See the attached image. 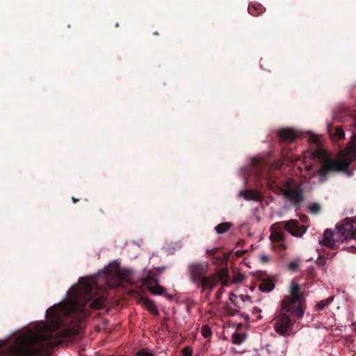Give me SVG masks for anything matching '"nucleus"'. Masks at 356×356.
Listing matches in <instances>:
<instances>
[{
    "mask_svg": "<svg viewBox=\"0 0 356 356\" xmlns=\"http://www.w3.org/2000/svg\"><path fill=\"white\" fill-rule=\"evenodd\" d=\"M79 283V286H74L69 291L70 296L67 306L60 303L47 309L48 325H44L40 332H29L18 349L17 356H49L51 350L63 343L65 339L79 334L74 329H59L63 315L85 313L88 303L92 309H101L106 305V298L97 294L90 280L83 277Z\"/></svg>",
    "mask_w": 356,
    "mask_h": 356,
    "instance_id": "nucleus-1",
    "label": "nucleus"
},
{
    "mask_svg": "<svg viewBox=\"0 0 356 356\" xmlns=\"http://www.w3.org/2000/svg\"><path fill=\"white\" fill-rule=\"evenodd\" d=\"M354 126L356 128V118L354 120ZM320 160V168L316 170V174L319 176L320 182H324L329 175L339 172H343L348 176L352 175V171L349 169L351 163L356 160V133L354 132L352 140L348 143L343 151L340 159H334L327 157L323 151L316 152Z\"/></svg>",
    "mask_w": 356,
    "mask_h": 356,
    "instance_id": "nucleus-2",
    "label": "nucleus"
},
{
    "mask_svg": "<svg viewBox=\"0 0 356 356\" xmlns=\"http://www.w3.org/2000/svg\"><path fill=\"white\" fill-rule=\"evenodd\" d=\"M188 270L190 280L197 289H200L201 293L207 290L211 291L220 280L229 277V271L227 268H221L217 273L207 275L209 271L207 262L192 263L188 265Z\"/></svg>",
    "mask_w": 356,
    "mask_h": 356,
    "instance_id": "nucleus-3",
    "label": "nucleus"
},
{
    "mask_svg": "<svg viewBox=\"0 0 356 356\" xmlns=\"http://www.w3.org/2000/svg\"><path fill=\"white\" fill-rule=\"evenodd\" d=\"M349 238H356V216L346 218L336 225L335 231L326 229L320 243L330 249H336L337 243H342Z\"/></svg>",
    "mask_w": 356,
    "mask_h": 356,
    "instance_id": "nucleus-4",
    "label": "nucleus"
},
{
    "mask_svg": "<svg viewBox=\"0 0 356 356\" xmlns=\"http://www.w3.org/2000/svg\"><path fill=\"white\" fill-rule=\"evenodd\" d=\"M283 228L294 236H301L307 230L305 226L300 225L297 220H290L273 224L270 227V238L273 243H277V248L280 250L286 249L285 245L282 243L284 234L282 231Z\"/></svg>",
    "mask_w": 356,
    "mask_h": 356,
    "instance_id": "nucleus-5",
    "label": "nucleus"
},
{
    "mask_svg": "<svg viewBox=\"0 0 356 356\" xmlns=\"http://www.w3.org/2000/svg\"><path fill=\"white\" fill-rule=\"evenodd\" d=\"M303 296L299 284L294 281L291 283L290 296L285 297L281 305L284 309L293 310L295 316L301 318L304 314L302 308Z\"/></svg>",
    "mask_w": 356,
    "mask_h": 356,
    "instance_id": "nucleus-6",
    "label": "nucleus"
},
{
    "mask_svg": "<svg viewBox=\"0 0 356 356\" xmlns=\"http://www.w3.org/2000/svg\"><path fill=\"white\" fill-rule=\"evenodd\" d=\"M289 313L295 316L293 310L284 309L281 305L280 310L274 318L275 331L282 337H288L292 332L294 321L292 320Z\"/></svg>",
    "mask_w": 356,
    "mask_h": 356,
    "instance_id": "nucleus-7",
    "label": "nucleus"
},
{
    "mask_svg": "<svg viewBox=\"0 0 356 356\" xmlns=\"http://www.w3.org/2000/svg\"><path fill=\"white\" fill-rule=\"evenodd\" d=\"M284 195L294 206L296 210L300 209L304 201L303 191L300 186L295 188L289 186L284 192Z\"/></svg>",
    "mask_w": 356,
    "mask_h": 356,
    "instance_id": "nucleus-8",
    "label": "nucleus"
},
{
    "mask_svg": "<svg viewBox=\"0 0 356 356\" xmlns=\"http://www.w3.org/2000/svg\"><path fill=\"white\" fill-rule=\"evenodd\" d=\"M143 283L154 295H163L165 291V289L159 284L156 278L151 275H148L144 278Z\"/></svg>",
    "mask_w": 356,
    "mask_h": 356,
    "instance_id": "nucleus-9",
    "label": "nucleus"
},
{
    "mask_svg": "<svg viewBox=\"0 0 356 356\" xmlns=\"http://www.w3.org/2000/svg\"><path fill=\"white\" fill-rule=\"evenodd\" d=\"M277 135L282 141L293 143L299 137L298 132L291 128H282L278 130Z\"/></svg>",
    "mask_w": 356,
    "mask_h": 356,
    "instance_id": "nucleus-10",
    "label": "nucleus"
},
{
    "mask_svg": "<svg viewBox=\"0 0 356 356\" xmlns=\"http://www.w3.org/2000/svg\"><path fill=\"white\" fill-rule=\"evenodd\" d=\"M239 195L247 200L261 201L263 198L260 192L250 189L240 191Z\"/></svg>",
    "mask_w": 356,
    "mask_h": 356,
    "instance_id": "nucleus-11",
    "label": "nucleus"
},
{
    "mask_svg": "<svg viewBox=\"0 0 356 356\" xmlns=\"http://www.w3.org/2000/svg\"><path fill=\"white\" fill-rule=\"evenodd\" d=\"M266 8L259 3H251L248 6V13L253 16H259L265 11Z\"/></svg>",
    "mask_w": 356,
    "mask_h": 356,
    "instance_id": "nucleus-12",
    "label": "nucleus"
},
{
    "mask_svg": "<svg viewBox=\"0 0 356 356\" xmlns=\"http://www.w3.org/2000/svg\"><path fill=\"white\" fill-rule=\"evenodd\" d=\"M327 130L331 136L336 139H343L345 136L343 130L339 127H333L331 124H329Z\"/></svg>",
    "mask_w": 356,
    "mask_h": 356,
    "instance_id": "nucleus-13",
    "label": "nucleus"
},
{
    "mask_svg": "<svg viewBox=\"0 0 356 356\" xmlns=\"http://www.w3.org/2000/svg\"><path fill=\"white\" fill-rule=\"evenodd\" d=\"M275 288V284L270 279L264 280L259 284V289L263 292H269Z\"/></svg>",
    "mask_w": 356,
    "mask_h": 356,
    "instance_id": "nucleus-14",
    "label": "nucleus"
},
{
    "mask_svg": "<svg viewBox=\"0 0 356 356\" xmlns=\"http://www.w3.org/2000/svg\"><path fill=\"white\" fill-rule=\"evenodd\" d=\"M232 227L231 222H222L215 227V230L218 234H223L227 232Z\"/></svg>",
    "mask_w": 356,
    "mask_h": 356,
    "instance_id": "nucleus-15",
    "label": "nucleus"
},
{
    "mask_svg": "<svg viewBox=\"0 0 356 356\" xmlns=\"http://www.w3.org/2000/svg\"><path fill=\"white\" fill-rule=\"evenodd\" d=\"M228 259H229V255L223 254L220 255V256L216 255V257H214V258L212 259L211 262L214 265L219 266L222 263H223L224 261H227Z\"/></svg>",
    "mask_w": 356,
    "mask_h": 356,
    "instance_id": "nucleus-16",
    "label": "nucleus"
},
{
    "mask_svg": "<svg viewBox=\"0 0 356 356\" xmlns=\"http://www.w3.org/2000/svg\"><path fill=\"white\" fill-rule=\"evenodd\" d=\"M145 305L146 307L147 308V309L150 312H152V313H153L154 314H156V315L159 314L158 309H157V308H156V307L154 305L153 301L149 300H145Z\"/></svg>",
    "mask_w": 356,
    "mask_h": 356,
    "instance_id": "nucleus-17",
    "label": "nucleus"
},
{
    "mask_svg": "<svg viewBox=\"0 0 356 356\" xmlns=\"http://www.w3.org/2000/svg\"><path fill=\"white\" fill-rule=\"evenodd\" d=\"M245 339V337L243 334L239 333H234L232 335V343L234 344L239 345L244 341Z\"/></svg>",
    "mask_w": 356,
    "mask_h": 356,
    "instance_id": "nucleus-18",
    "label": "nucleus"
},
{
    "mask_svg": "<svg viewBox=\"0 0 356 356\" xmlns=\"http://www.w3.org/2000/svg\"><path fill=\"white\" fill-rule=\"evenodd\" d=\"M309 211L311 213L317 214L321 210V207L318 203L312 202L309 205Z\"/></svg>",
    "mask_w": 356,
    "mask_h": 356,
    "instance_id": "nucleus-19",
    "label": "nucleus"
},
{
    "mask_svg": "<svg viewBox=\"0 0 356 356\" xmlns=\"http://www.w3.org/2000/svg\"><path fill=\"white\" fill-rule=\"evenodd\" d=\"M333 300V297H329L328 298L321 300L317 303L316 307L319 310H323L326 306H327Z\"/></svg>",
    "mask_w": 356,
    "mask_h": 356,
    "instance_id": "nucleus-20",
    "label": "nucleus"
},
{
    "mask_svg": "<svg viewBox=\"0 0 356 356\" xmlns=\"http://www.w3.org/2000/svg\"><path fill=\"white\" fill-rule=\"evenodd\" d=\"M202 334L205 338L209 337L211 334L210 327L207 325H203L202 327Z\"/></svg>",
    "mask_w": 356,
    "mask_h": 356,
    "instance_id": "nucleus-21",
    "label": "nucleus"
},
{
    "mask_svg": "<svg viewBox=\"0 0 356 356\" xmlns=\"http://www.w3.org/2000/svg\"><path fill=\"white\" fill-rule=\"evenodd\" d=\"M220 248H216L211 250H207V254H208L209 257H211V259L212 260V259H213L214 257H216L218 254Z\"/></svg>",
    "mask_w": 356,
    "mask_h": 356,
    "instance_id": "nucleus-22",
    "label": "nucleus"
},
{
    "mask_svg": "<svg viewBox=\"0 0 356 356\" xmlns=\"http://www.w3.org/2000/svg\"><path fill=\"white\" fill-rule=\"evenodd\" d=\"M137 356H154V354L152 352H149L147 349H142L140 351L137 352Z\"/></svg>",
    "mask_w": 356,
    "mask_h": 356,
    "instance_id": "nucleus-23",
    "label": "nucleus"
},
{
    "mask_svg": "<svg viewBox=\"0 0 356 356\" xmlns=\"http://www.w3.org/2000/svg\"><path fill=\"white\" fill-rule=\"evenodd\" d=\"M298 262L296 261H291L289 264V266H288V268L290 270L294 272V271H296L298 268Z\"/></svg>",
    "mask_w": 356,
    "mask_h": 356,
    "instance_id": "nucleus-24",
    "label": "nucleus"
},
{
    "mask_svg": "<svg viewBox=\"0 0 356 356\" xmlns=\"http://www.w3.org/2000/svg\"><path fill=\"white\" fill-rule=\"evenodd\" d=\"M244 279H245L244 275L238 273L234 277L232 282L234 283H238V282H242Z\"/></svg>",
    "mask_w": 356,
    "mask_h": 356,
    "instance_id": "nucleus-25",
    "label": "nucleus"
},
{
    "mask_svg": "<svg viewBox=\"0 0 356 356\" xmlns=\"http://www.w3.org/2000/svg\"><path fill=\"white\" fill-rule=\"evenodd\" d=\"M327 259L323 256H319L316 261L318 266H324L326 264Z\"/></svg>",
    "mask_w": 356,
    "mask_h": 356,
    "instance_id": "nucleus-26",
    "label": "nucleus"
},
{
    "mask_svg": "<svg viewBox=\"0 0 356 356\" xmlns=\"http://www.w3.org/2000/svg\"><path fill=\"white\" fill-rule=\"evenodd\" d=\"M183 356H192L193 350L191 347L186 346L181 350Z\"/></svg>",
    "mask_w": 356,
    "mask_h": 356,
    "instance_id": "nucleus-27",
    "label": "nucleus"
},
{
    "mask_svg": "<svg viewBox=\"0 0 356 356\" xmlns=\"http://www.w3.org/2000/svg\"><path fill=\"white\" fill-rule=\"evenodd\" d=\"M260 261L262 264H266L270 261V257L267 254H263L261 255Z\"/></svg>",
    "mask_w": 356,
    "mask_h": 356,
    "instance_id": "nucleus-28",
    "label": "nucleus"
},
{
    "mask_svg": "<svg viewBox=\"0 0 356 356\" xmlns=\"http://www.w3.org/2000/svg\"><path fill=\"white\" fill-rule=\"evenodd\" d=\"M237 298V296L234 294V293H231L230 294V296H229V300L233 303L234 304L236 307L237 306V304L236 302V298Z\"/></svg>",
    "mask_w": 356,
    "mask_h": 356,
    "instance_id": "nucleus-29",
    "label": "nucleus"
},
{
    "mask_svg": "<svg viewBox=\"0 0 356 356\" xmlns=\"http://www.w3.org/2000/svg\"><path fill=\"white\" fill-rule=\"evenodd\" d=\"M222 281V286H227L229 284V277L224 280H220Z\"/></svg>",
    "mask_w": 356,
    "mask_h": 356,
    "instance_id": "nucleus-30",
    "label": "nucleus"
},
{
    "mask_svg": "<svg viewBox=\"0 0 356 356\" xmlns=\"http://www.w3.org/2000/svg\"><path fill=\"white\" fill-rule=\"evenodd\" d=\"M238 311L237 309H228L229 314H230L232 316L236 315V314H238Z\"/></svg>",
    "mask_w": 356,
    "mask_h": 356,
    "instance_id": "nucleus-31",
    "label": "nucleus"
},
{
    "mask_svg": "<svg viewBox=\"0 0 356 356\" xmlns=\"http://www.w3.org/2000/svg\"><path fill=\"white\" fill-rule=\"evenodd\" d=\"M241 299L242 301L245 302V300H250L251 299V297L248 295H246V296H243V295H241L240 296Z\"/></svg>",
    "mask_w": 356,
    "mask_h": 356,
    "instance_id": "nucleus-32",
    "label": "nucleus"
},
{
    "mask_svg": "<svg viewBox=\"0 0 356 356\" xmlns=\"http://www.w3.org/2000/svg\"><path fill=\"white\" fill-rule=\"evenodd\" d=\"M252 163L256 167H259V165H260V161L259 159H253L252 161Z\"/></svg>",
    "mask_w": 356,
    "mask_h": 356,
    "instance_id": "nucleus-33",
    "label": "nucleus"
},
{
    "mask_svg": "<svg viewBox=\"0 0 356 356\" xmlns=\"http://www.w3.org/2000/svg\"><path fill=\"white\" fill-rule=\"evenodd\" d=\"M336 255V252H328L326 254V259H331L333 258Z\"/></svg>",
    "mask_w": 356,
    "mask_h": 356,
    "instance_id": "nucleus-34",
    "label": "nucleus"
},
{
    "mask_svg": "<svg viewBox=\"0 0 356 356\" xmlns=\"http://www.w3.org/2000/svg\"><path fill=\"white\" fill-rule=\"evenodd\" d=\"M222 292H223L222 289H220V290L218 291V292H217V297H218V298H220V297L221 294L222 293Z\"/></svg>",
    "mask_w": 356,
    "mask_h": 356,
    "instance_id": "nucleus-35",
    "label": "nucleus"
},
{
    "mask_svg": "<svg viewBox=\"0 0 356 356\" xmlns=\"http://www.w3.org/2000/svg\"><path fill=\"white\" fill-rule=\"evenodd\" d=\"M350 249H351V252L353 253H356V247H354V246H351L349 248Z\"/></svg>",
    "mask_w": 356,
    "mask_h": 356,
    "instance_id": "nucleus-36",
    "label": "nucleus"
},
{
    "mask_svg": "<svg viewBox=\"0 0 356 356\" xmlns=\"http://www.w3.org/2000/svg\"><path fill=\"white\" fill-rule=\"evenodd\" d=\"M72 202H73L74 203H76V202H78L79 201V199H77V198H76V197H72Z\"/></svg>",
    "mask_w": 356,
    "mask_h": 356,
    "instance_id": "nucleus-37",
    "label": "nucleus"
},
{
    "mask_svg": "<svg viewBox=\"0 0 356 356\" xmlns=\"http://www.w3.org/2000/svg\"><path fill=\"white\" fill-rule=\"evenodd\" d=\"M243 316L245 318V319L246 321H248L249 320V316L248 314H243Z\"/></svg>",
    "mask_w": 356,
    "mask_h": 356,
    "instance_id": "nucleus-38",
    "label": "nucleus"
},
{
    "mask_svg": "<svg viewBox=\"0 0 356 356\" xmlns=\"http://www.w3.org/2000/svg\"><path fill=\"white\" fill-rule=\"evenodd\" d=\"M353 330H354L355 331H356V322H355V323H353Z\"/></svg>",
    "mask_w": 356,
    "mask_h": 356,
    "instance_id": "nucleus-39",
    "label": "nucleus"
},
{
    "mask_svg": "<svg viewBox=\"0 0 356 356\" xmlns=\"http://www.w3.org/2000/svg\"><path fill=\"white\" fill-rule=\"evenodd\" d=\"M305 218H307V216H303V218H301V220H302V221H304Z\"/></svg>",
    "mask_w": 356,
    "mask_h": 356,
    "instance_id": "nucleus-40",
    "label": "nucleus"
},
{
    "mask_svg": "<svg viewBox=\"0 0 356 356\" xmlns=\"http://www.w3.org/2000/svg\"><path fill=\"white\" fill-rule=\"evenodd\" d=\"M305 218H307V216H303V218H301V220H302V221H304Z\"/></svg>",
    "mask_w": 356,
    "mask_h": 356,
    "instance_id": "nucleus-41",
    "label": "nucleus"
},
{
    "mask_svg": "<svg viewBox=\"0 0 356 356\" xmlns=\"http://www.w3.org/2000/svg\"><path fill=\"white\" fill-rule=\"evenodd\" d=\"M236 254H237V256L241 255V254H239L238 252H237Z\"/></svg>",
    "mask_w": 356,
    "mask_h": 356,
    "instance_id": "nucleus-42",
    "label": "nucleus"
},
{
    "mask_svg": "<svg viewBox=\"0 0 356 356\" xmlns=\"http://www.w3.org/2000/svg\"><path fill=\"white\" fill-rule=\"evenodd\" d=\"M154 35H158L157 32L154 33Z\"/></svg>",
    "mask_w": 356,
    "mask_h": 356,
    "instance_id": "nucleus-43",
    "label": "nucleus"
}]
</instances>
